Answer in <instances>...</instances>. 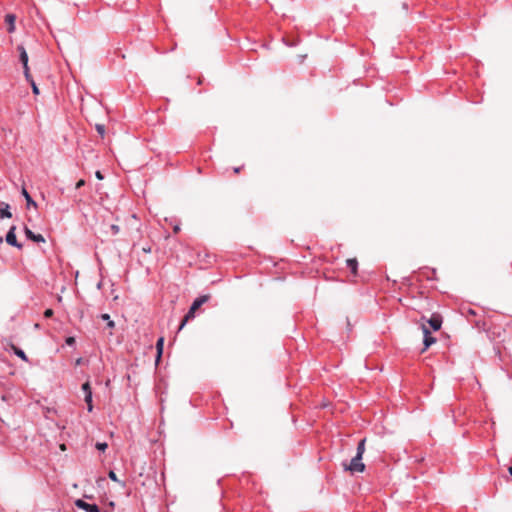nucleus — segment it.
Here are the masks:
<instances>
[{"instance_id":"10","label":"nucleus","mask_w":512,"mask_h":512,"mask_svg":"<svg viewBox=\"0 0 512 512\" xmlns=\"http://www.w3.org/2000/svg\"><path fill=\"white\" fill-rule=\"evenodd\" d=\"M16 17L13 14H7L5 16V22L8 24V32L12 33L15 30Z\"/></svg>"},{"instance_id":"15","label":"nucleus","mask_w":512,"mask_h":512,"mask_svg":"<svg viewBox=\"0 0 512 512\" xmlns=\"http://www.w3.org/2000/svg\"><path fill=\"white\" fill-rule=\"evenodd\" d=\"M85 403L87 404V410L91 412L93 410L92 404V392L87 393L84 397Z\"/></svg>"},{"instance_id":"23","label":"nucleus","mask_w":512,"mask_h":512,"mask_svg":"<svg viewBox=\"0 0 512 512\" xmlns=\"http://www.w3.org/2000/svg\"><path fill=\"white\" fill-rule=\"evenodd\" d=\"M52 315H53V310L52 309H46L45 310L44 317L50 318V317H52Z\"/></svg>"},{"instance_id":"22","label":"nucleus","mask_w":512,"mask_h":512,"mask_svg":"<svg viewBox=\"0 0 512 512\" xmlns=\"http://www.w3.org/2000/svg\"><path fill=\"white\" fill-rule=\"evenodd\" d=\"M65 342H66V344L68 346H73L75 344V338L74 337H68Z\"/></svg>"},{"instance_id":"12","label":"nucleus","mask_w":512,"mask_h":512,"mask_svg":"<svg viewBox=\"0 0 512 512\" xmlns=\"http://www.w3.org/2000/svg\"><path fill=\"white\" fill-rule=\"evenodd\" d=\"M21 194L24 196V198L26 200L27 207H30V206L36 207L37 206L36 202L32 199V197L30 196V194L24 187L22 188Z\"/></svg>"},{"instance_id":"6","label":"nucleus","mask_w":512,"mask_h":512,"mask_svg":"<svg viewBox=\"0 0 512 512\" xmlns=\"http://www.w3.org/2000/svg\"><path fill=\"white\" fill-rule=\"evenodd\" d=\"M422 329H423V334H424V338H423L424 349H427L436 341V339L433 336H431L429 329L425 325H422Z\"/></svg>"},{"instance_id":"13","label":"nucleus","mask_w":512,"mask_h":512,"mask_svg":"<svg viewBox=\"0 0 512 512\" xmlns=\"http://www.w3.org/2000/svg\"><path fill=\"white\" fill-rule=\"evenodd\" d=\"M347 263V267L351 270V272L353 274H356L357 273V267H358V262L356 259H347L346 261Z\"/></svg>"},{"instance_id":"14","label":"nucleus","mask_w":512,"mask_h":512,"mask_svg":"<svg viewBox=\"0 0 512 512\" xmlns=\"http://www.w3.org/2000/svg\"><path fill=\"white\" fill-rule=\"evenodd\" d=\"M163 346H164V338L161 337L156 342V349H157V361L160 359L162 353H163Z\"/></svg>"},{"instance_id":"3","label":"nucleus","mask_w":512,"mask_h":512,"mask_svg":"<svg viewBox=\"0 0 512 512\" xmlns=\"http://www.w3.org/2000/svg\"><path fill=\"white\" fill-rule=\"evenodd\" d=\"M17 50L19 51L20 61L23 64L25 78H26V80H30V71H29V67H28V54L23 45H19L17 47Z\"/></svg>"},{"instance_id":"24","label":"nucleus","mask_w":512,"mask_h":512,"mask_svg":"<svg viewBox=\"0 0 512 512\" xmlns=\"http://www.w3.org/2000/svg\"><path fill=\"white\" fill-rule=\"evenodd\" d=\"M84 185H85V180L80 179V180L76 183V186H75V187H76V189H79V188H81V187H82V186H84Z\"/></svg>"},{"instance_id":"1","label":"nucleus","mask_w":512,"mask_h":512,"mask_svg":"<svg viewBox=\"0 0 512 512\" xmlns=\"http://www.w3.org/2000/svg\"><path fill=\"white\" fill-rule=\"evenodd\" d=\"M365 443L366 439H362L359 441L357 445L356 455L351 459L350 463L343 464L344 469L350 471L352 474L360 473L365 470V464L362 462V457L365 452Z\"/></svg>"},{"instance_id":"9","label":"nucleus","mask_w":512,"mask_h":512,"mask_svg":"<svg viewBox=\"0 0 512 512\" xmlns=\"http://www.w3.org/2000/svg\"><path fill=\"white\" fill-rule=\"evenodd\" d=\"M10 206L8 203L0 202V218H11Z\"/></svg>"},{"instance_id":"11","label":"nucleus","mask_w":512,"mask_h":512,"mask_svg":"<svg viewBox=\"0 0 512 512\" xmlns=\"http://www.w3.org/2000/svg\"><path fill=\"white\" fill-rule=\"evenodd\" d=\"M10 348L14 352V354L17 355L19 358H21L23 361H25V362L28 361L27 355L25 354V352L22 349H20L19 347H17L14 344H10Z\"/></svg>"},{"instance_id":"8","label":"nucleus","mask_w":512,"mask_h":512,"mask_svg":"<svg viewBox=\"0 0 512 512\" xmlns=\"http://www.w3.org/2000/svg\"><path fill=\"white\" fill-rule=\"evenodd\" d=\"M428 323L430 325V327L434 330V331H437L441 328V325H442V320H441V317L439 315H433L429 320H428Z\"/></svg>"},{"instance_id":"18","label":"nucleus","mask_w":512,"mask_h":512,"mask_svg":"<svg viewBox=\"0 0 512 512\" xmlns=\"http://www.w3.org/2000/svg\"><path fill=\"white\" fill-rule=\"evenodd\" d=\"M95 447L99 451H105L107 449V447H108V444L106 442H97Z\"/></svg>"},{"instance_id":"28","label":"nucleus","mask_w":512,"mask_h":512,"mask_svg":"<svg viewBox=\"0 0 512 512\" xmlns=\"http://www.w3.org/2000/svg\"><path fill=\"white\" fill-rule=\"evenodd\" d=\"M234 171L235 173H238L240 171V168H235Z\"/></svg>"},{"instance_id":"20","label":"nucleus","mask_w":512,"mask_h":512,"mask_svg":"<svg viewBox=\"0 0 512 512\" xmlns=\"http://www.w3.org/2000/svg\"><path fill=\"white\" fill-rule=\"evenodd\" d=\"M82 390H83L85 395H87V393H89V392H92L89 382H85L82 385Z\"/></svg>"},{"instance_id":"26","label":"nucleus","mask_w":512,"mask_h":512,"mask_svg":"<svg viewBox=\"0 0 512 512\" xmlns=\"http://www.w3.org/2000/svg\"><path fill=\"white\" fill-rule=\"evenodd\" d=\"M95 176H96V178H97V179H99V180H102V179H103V175H102V173H101L100 171H96Z\"/></svg>"},{"instance_id":"17","label":"nucleus","mask_w":512,"mask_h":512,"mask_svg":"<svg viewBox=\"0 0 512 512\" xmlns=\"http://www.w3.org/2000/svg\"><path fill=\"white\" fill-rule=\"evenodd\" d=\"M30 84H31V87H32V91L35 95H38L39 94V89L35 83V81L33 80L32 76L30 75V80H27Z\"/></svg>"},{"instance_id":"27","label":"nucleus","mask_w":512,"mask_h":512,"mask_svg":"<svg viewBox=\"0 0 512 512\" xmlns=\"http://www.w3.org/2000/svg\"><path fill=\"white\" fill-rule=\"evenodd\" d=\"M173 230H174V233H178L180 231V227L178 225H176Z\"/></svg>"},{"instance_id":"16","label":"nucleus","mask_w":512,"mask_h":512,"mask_svg":"<svg viewBox=\"0 0 512 512\" xmlns=\"http://www.w3.org/2000/svg\"><path fill=\"white\" fill-rule=\"evenodd\" d=\"M101 319H103L104 321H106V323H107V325H108V327H109V328H114L115 323H114V321H113V320H111V319H110L109 314H106V313H105V314H102V315H101Z\"/></svg>"},{"instance_id":"19","label":"nucleus","mask_w":512,"mask_h":512,"mask_svg":"<svg viewBox=\"0 0 512 512\" xmlns=\"http://www.w3.org/2000/svg\"><path fill=\"white\" fill-rule=\"evenodd\" d=\"M97 132L100 134L101 137H104L105 134V127L103 124H96L95 126Z\"/></svg>"},{"instance_id":"4","label":"nucleus","mask_w":512,"mask_h":512,"mask_svg":"<svg viewBox=\"0 0 512 512\" xmlns=\"http://www.w3.org/2000/svg\"><path fill=\"white\" fill-rule=\"evenodd\" d=\"M75 505L86 512H100L99 507L96 504H90L82 499L75 501Z\"/></svg>"},{"instance_id":"5","label":"nucleus","mask_w":512,"mask_h":512,"mask_svg":"<svg viewBox=\"0 0 512 512\" xmlns=\"http://www.w3.org/2000/svg\"><path fill=\"white\" fill-rule=\"evenodd\" d=\"M15 229H16L15 226H12L9 229V231L6 234L5 240H6L7 244L20 249V248H22V245L17 241Z\"/></svg>"},{"instance_id":"25","label":"nucleus","mask_w":512,"mask_h":512,"mask_svg":"<svg viewBox=\"0 0 512 512\" xmlns=\"http://www.w3.org/2000/svg\"><path fill=\"white\" fill-rule=\"evenodd\" d=\"M111 229H112V231H113V234H117V233H118V231H119V227H118L117 225H112V226H111Z\"/></svg>"},{"instance_id":"2","label":"nucleus","mask_w":512,"mask_h":512,"mask_svg":"<svg viewBox=\"0 0 512 512\" xmlns=\"http://www.w3.org/2000/svg\"><path fill=\"white\" fill-rule=\"evenodd\" d=\"M208 299H209V296L203 295V296L196 298L193 301L189 311L187 312V314L185 315L184 319L182 320V322L179 326V330H181L190 319L194 318L196 310L199 309L204 303H206L208 301Z\"/></svg>"},{"instance_id":"21","label":"nucleus","mask_w":512,"mask_h":512,"mask_svg":"<svg viewBox=\"0 0 512 512\" xmlns=\"http://www.w3.org/2000/svg\"><path fill=\"white\" fill-rule=\"evenodd\" d=\"M109 478L114 482H119L117 475L114 471H110L108 474Z\"/></svg>"},{"instance_id":"7","label":"nucleus","mask_w":512,"mask_h":512,"mask_svg":"<svg viewBox=\"0 0 512 512\" xmlns=\"http://www.w3.org/2000/svg\"><path fill=\"white\" fill-rule=\"evenodd\" d=\"M24 233H25L26 237L33 242H37V243L45 242V238L43 237V235L35 234L28 227L24 228Z\"/></svg>"}]
</instances>
